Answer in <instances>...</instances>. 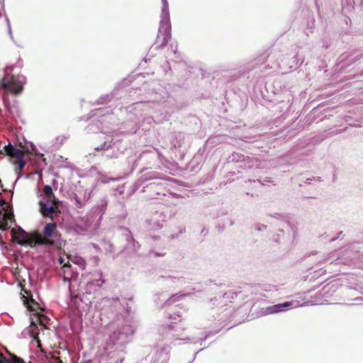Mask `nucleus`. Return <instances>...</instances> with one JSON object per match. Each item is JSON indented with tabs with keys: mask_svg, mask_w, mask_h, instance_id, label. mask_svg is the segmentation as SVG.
I'll return each mask as SVG.
<instances>
[{
	"mask_svg": "<svg viewBox=\"0 0 363 363\" xmlns=\"http://www.w3.org/2000/svg\"><path fill=\"white\" fill-rule=\"evenodd\" d=\"M64 261H65V259H64V258H62V257H60V259H59V262H60V264H62V263L64 262Z\"/></svg>",
	"mask_w": 363,
	"mask_h": 363,
	"instance_id": "nucleus-19",
	"label": "nucleus"
},
{
	"mask_svg": "<svg viewBox=\"0 0 363 363\" xmlns=\"http://www.w3.org/2000/svg\"><path fill=\"white\" fill-rule=\"evenodd\" d=\"M0 218L4 220H14V215L13 213H4L3 215H1Z\"/></svg>",
	"mask_w": 363,
	"mask_h": 363,
	"instance_id": "nucleus-13",
	"label": "nucleus"
},
{
	"mask_svg": "<svg viewBox=\"0 0 363 363\" xmlns=\"http://www.w3.org/2000/svg\"><path fill=\"white\" fill-rule=\"evenodd\" d=\"M40 235L41 238L38 242L43 243L44 245L53 246L56 249H61L65 245L62 235L57 230V224L54 222L47 223Z\"/></svg>",
	"mask_w": 363,
	"mask_h": 363,
	"instance_id": "nucleus-1",
	"label": "nucleus"
},
{
	"mask_svg": "<svg viewBox=\"0 0 363 363\" xmlns=\"http://www.w3.org/2000/svg\"><path fill=\"white\" fill-rule=\"evenodd\" d=\"M71 267H72V266L69 262L65 263L62 266V270H63V273L65 274V277H64L65 281H66L67 279L69 280V278L67 277V275L70 276L72 277Z\"/></svg>",
	"mask_w": 363,
	"mask_h": 363,
	"instance_id": "nucleus-10",
	"label": "nucleus"
},
{
	"mask_svg": "<svg viewBox=\"0 0 363 363\" xmlns=\"http://www.w3.org/2000/svg\"><path fill=\"white\" fill-rule=\"evenodd\" d=\"M4 153H6L8 156L10 157L12 163H13V161H18L24 158L26 155L25 151L21 150L19 148H16L11 143L6 145L4 147V150H0L1 155H4Z\"/></svg>",
	"mask_w": 363,
	"mask_h": 363,
	"instance_id": "nucleus-5",
	"label": "nucleus"
},
{
	"mask_svg": "<svg viewBox=\"0 0 363 363\" xmlns=\"http://www.w3.org/2000/svg\"><path fill=\"white\" fill-rule=\"evenodd\" d=\"M12 239L16 241L20 245H28L30 247H35L36 245H44L43 243L38 242L41 238L40 233L34 232L28 235L26 239H20L18 236H16V229L12 228L11 230Z\"/></svg>",
	"mask_w": 363,
	"mask_h": 363,
	"instance_id": "nucleus-4",
	"label": "nucleus"
},
{
	"mask_svg": "<svg viewBox=\"0 0 363 363\" xmlns=\"http://www.w3.org/2000/svg\"><path fill=\"white\" fill-rule=\"evenodd\" d=\"M291 305H292V301L284 302L283 303L274 305L272 307L268 308L267 309L271 313H274L283 311L285 310V308H287Z\"/></svg>",
	"mask_w": 363,
	"mask_h": 363,
	"instance_id": "nucleus-7",
	"label": "nucleus"
},
{
	"mask_svg": "<svg viewBox=\"0 0 363 363\" xmlns=\"http://www.w3.org/2000/svg\"><path fill=\"white\" fill-rule=\"evenodd\" d=\"M48 203H45L42 201H40L39 202L40 211L44 217H49L50 218H51L52 220L53 219L52 214L55 213H57V212H60V211L58 210L57 206H54L52 205L50 206H48Z\"/></svg>",
	"mask_w": 363,
	"mask_h": 363,
	"instance_id": "nucleus-6",
	"label": "nucleus"
},
{
	"mask_svg": "<svg viewBox=\"0 0 363 363\" xmlns=\"http://www.w3.org/2000/svg\"><path fill=\"white\" fill-rule=\"evenodd\" d=\"M55 359L57 363H62V361L60 357H57Z\"/></svg>",
	"mask_w": 363,
	"mask_h": 363,
	"instance_id": "nucleus-18",
	"label": "nucleus"
},
{
	"mask_svg": "<svg viewBox=\"0 0 363 363\" xmlns=\"http://www.w3.org/2000/svg\"><path fill=\"white\" fill-rule=\"evenodd\" d=\"M1 357L2 359H0V363H24V361L23 359L14 355L11 354L10 359H7L5 357L3 356V354H0Z\"/></svg>",
	"mask_w": 363,
	"mask_h": 363,
	"instance_id": "nucleus-8",
	"label": "nucleus"
},
{
	"mask_svg": "<svg viewBox=\"0 0 363 363\" xmlns=\"http://www.w3.org/2000/svg\"><path fill=\"white\" fill-rule=\"evenodd\" d=\"M171 36V25L161 22L155 45L157 48H162L168 43Z\"/></svg>",
	"mask_w": 363,
	"mask_h": 363,
	"instance_id": "nucleus-3",
	"label": "nucleus"
},
{
	"mask_svg": "<svg viewBox=\"0 0 363 363\" xmlns=\"http://www.w3.org/2000/svg\"><path fill=\"white\" fill-rule=\"evenodd\" d=\"M26 84V78L22 75L6 73L0 82L1 87L7 93L13 95L21 94Z\"/></svg>",
	"mask_w": 363,
	"mask_h": 363,
	"instance_id": "nucleus-2",
	"label": "nucleus"
},
{
	"mask_svg": "<svg viewBox=\"0 0 363 363\" xmlns=\"http://www.w3.org/2000/svg\"><path fill=\"white\" fill-rule=\"evenodd\" d=\"M43 191H44V194L46 196V199H48V197H50V196H52V194L53 192H52V189L50 186L49 185H45L43 188Z\"/></svg>",
	"mask_w": 363,
	"mask_h": 363,
	"instance_id": "nucleus-14",
	"label": "nucleus"
},
{
	"mask_svg": "<svg viewBox=\"0 0 363 363\" xmlns=\"http://www.w3.org/2000/svg\"><path fill=\"white\" fill-rule=\"evenodd\" d=\"M29 233L26 232L21 227L18 228V230H16V236H18L20 239H26Z\"/></svg>",
	"mask_w": 363,
	"mask_h": 363,
	"instance_id": "nucleus-11",
	"label": "nucleus"
},
{
	"mask_svg": "<svg viewBox=\"0 0 363 363\" xmlns=\"http://www.w3.org/2000/svg\"><path fill=\"white\" fill-rule=\"evenodd\" d=\"M6 201H5V200H4V199H1V200H0V206H1V207H2V209L0 211V215H1V214H2V211H7V209H6V208H7V207H4V206L6 205Z\"/></svg>",
	"mask_w": 363,
	"mask_h": 363,
	"instance_id": "nucleus-16",
	"label": "nucleus"
},
{
	"mask_svg": "<svg viewBox=\"0 0 363 363\" xmlns=\"http://www.w3.org/2000/svg\"><path fill=\"white\" fill-rule=\"evenodd\" d=\"M38 318L39 323L40 325H43V326H45V323H43V319H45L46 317L44 315H39Z\"/></svg>",
	"mask_w": 363,
	"mask_h": 363,
	"instance_id": "nucleus-17",
	"label": "nucleus"
},
{
	"mask_svg": "<svg viewBox=\"0 0 363 363\" xmlns=\"http://www.w3.org/2000/svg\"><path fill=\"white\" fill-rule=\"evenodd\" d=\"M9 228L8 222L0 218V230H6Z\"/></svg>",
	"mask_w": 363,
	"mask_h": 363,
	"instance_id": "nucleus-15",
	"label": "nucleus"
},
{
	"mask_svg": "<svg viewBox=\"0 0 363 363\" xmlns=\"http://www.w3.org/2000/svg\"><path fill=\"white\" fill-rule=\"evenodd\" d=\"M46 203H51L52 206H59V203L60 201H58V199L55 196L54 194H52V196H50V197H48V199H46Z\"/></svg>",
	"mask_w": 363,
	"mask_h": 363,
	"instance_id": "nucleus-12",
	"label": "nucleus"
},
{
	"mask_svg": "<svg viewBox=\"0 0 363 363\" xmlns=\"http://www.w3.org/2000/svg\"><path fill=\"white\" fill-rule=\"evenodd\" d=\"M13 164L18 166V167L16 169V172L18 174H20L25 167L26 162L24 158H23L18 161H13Z\"/></svg>",
	"mask_w": 363,
	"mask_h": 363,
	"instance_id": "nucleus-9",
	"label": "nucleus"
}]
</instances>
